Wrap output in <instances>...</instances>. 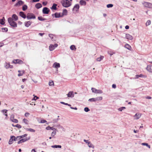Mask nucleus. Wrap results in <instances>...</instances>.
Returning <instances> with one entry per match:
<instances>
[{"instance_id": "f257e3e1", "label": "nucleus", "mask_w": 152, "mask_h": 152, "mask_svg": "<svg viewBox=\"0 0 152 152\" xmlns=\"http://www.w3.org/2000/svg\"><path fill=\"white\" fill-rule=\"evenodd\" d=\"M63 6L65 7H68L71 5V3L68 0H63L61 1Z\"/></svg>"}, {"instance_id": "f03ea898", "label": "nucleus", "mask_w": 152, "mask_h": 152, "mask_svg": "<svg viewBox=\"0 0 152 152\" xmlns=\"http://www.w3.org/2000/svg\"><path fill=\"white\" fill-rule=\"evenodd\" d=\"M8 21L10 26L13 28L17 27V24L15 21L13 20L12 18L10 17L8 19Z\"/></svg>"}, {"instance_id": "7ed1b4c3", "label": "nucleus", "mask_w": 152, "mask_h": 152, "mask_svg": "<svg viewBox=\"0 0 152 152\" xmlns=\"http://www.w3.org/2000/svg\"><path fill=\"white\" fill-rule=\"evenodd\" d=\"M142 4L145 7L149 8H152V4L151 3L143 1L142 2Z\"/></svg>"}, {"instance_id": "20e7f679", "label": "nucleus", "mask_w": 152, "mask_h": 152, "mask_svg": "<svg viewBox=\"0 0 152 152\" xmlns=\"http://www.w3.org/2000/svg\"><path fill=\"white\" fill-rule=\"evenodd\" d=\"M26 18L28 20L34 19L36 18L35 15L32 13H28L26 16Z\"/></svg>"}, {"instance_id": "39448f33", "label": "nucleus", "mask_w": 152, "mask_h": 152, "mask_svg": "<svg viewBox=\"0 0 152 152\" xmlns=\"http://www.w3.org/2000/svg\"><path fill=\"white\" fill-rule=\"evenodd\" d=\"M91 90L93 92L96 94H101L103 93V91L101 90H97L94 88H91Z\"/></svg>"}, {"instance_id": "423d86ee", "label": "nucleus", "mask_w": 152, "mask_h": 152, "mask_svg": "<svg viewBox=\"0 0 152 152\" xmlns=\"http://www.w3.org/2000/svg\"><path fill=\"white\" fill-rule=\"evenodd\" d=\"M50 12V9L47 7H44L42 10L43 13L45 14H48Z\"/></svg>"}, {"instance_id": "0eeeda50", "label": "nucleus", "mask_w": 152, "mask_h": 152, "mask_svg": "<svg viewBox=\"0 0 152 152\" xmlns=\"http://www.w3.org/2000/svg\"><path fill=\"white\" fill-rule=\"evenodd\" d=\"M4 66L6 69H12L13 68V66L10 65V63L5 62L4 64Z\"/></svg>"}, {"instance_id": "6e6552de", "label": "nucleus", "mask_w": 152, "mask_h": 152, "mask_svg": "<svg viewBox=\"0 0 152 152\" xmlns=\"http://www.w3.org/2000/svg\"><path fill=\"white\" fill-rule=\"evenodd\" d=\"M58 46L57 44H55L54 45L51 44L49 46V49L50 51L53 50L55 48L57 47Z\"/></svg>"}, {"instance_id": "1a4fd4ad", "label": "nucleus", "mask_w": 152, "mask_h": 152, "mask_svg": "<svg viewBox=\"0 0 152 152\" xmlns=\"http://www.w3.org/2000/svg\"><path fill=\"white\" fill-rule=\"evenodd\" d=\"M30 139V137L27 138H25L23 139H22L20 140L19 141L17 142L18 144H20L23 142H25L28 140H29Z\"/></svg>"}, {"instance_id": "9d476101", "label": "nucleus", "mask_w": 152, "mask_h": 152, "mask_svg": "<svg viewBox=\"0 0 152 152\" xmlns=\"http://www.w3.org/2000/svg\"><path fill=\"white\" fill-rule=\"evenodd\" d=\"M83 141L86 143L87 144L88 146L89 147L94 148V146L90 142L88 141V140H86L84 139L83 140Z\"/></svg>"}, {"instance_id": "9b49d317", "label": "nucleus", "mask_w": 152, "mask_h": 152, "mask_svg": "<svg viewBox=\"0 0 152 152\" xmlns=\"http://www.w3.org/2000/svg\"><path fill=\"white\" fill-rule=\"evenodd\" d=\"M24 2L23 1H22L21 0H19L16 4H15L14 6L15 7L20 6L21 5L23 4H24Z\"/></svg>"}, {"instance_id": "f8f14e48", "label": "nucleus", "mask_w": 152, "mask_h": 152, "mask_svg": "<svg viewBox=\"0 0 152 152\" xmlns=\"http://www.w3.org/2000/svg\"><path fill=\"white\" fill-rule=\"evenodd\" d=\"M146 69L147 71L150 73H152V65H147Z\"/></svg>"}, {"instance_id": "ddd939ff", "label": "nucleus", "mask_w": 152, "mask_h": 152, "mask_svg": "<svg viewBox=\"0 0 152 152\" xmlns=\"http://www.w3.org/2000/svg\"><path fill=\"white\" fill-rule=\"evenodd\" d=\"M13 20V21H17L18 19V17L15 14H14L12 15V17Z\"/></svg>"}, {"instance_id": "4468645a", "label": "nucleus", "mask_w": 152, "mask_h": 152, "mask_svg": "<svg viewBox=\"0 0 152 152\" xmlns=\"http://www.w3.org/2000/svg\"><path fill=\"white\" fill-rule=\"evenodd\" d=\"M79 8V5L78 4H76L73 8V10H75L77 11L78 10Z\"/></svg>"}, {"instance_id": "2eb2a0df", "label": "nucleus", "mask_w": 152, "mask_h": 152, "mask_svg": "<svg viewBox=\"0 0 152 152\" xmlns=\"http://www.w3.org/2000/svg\"><path fill=\"white\" fill-rule=\"evenodd\" d=\"M54 15L55 17L56 18H59L61 17L62 16H61L60 13H58V12H56L54 14H52V16H53Z\"/></svg>"}, {"instance_id": "dca6fc26", "label": "nucleus", "mask_w": 152, "mask_h": 152, "mask_svg": "<svg viewBox=\"0 0 152 152\" xmlns=\"http://www.w3.org/2000/svg\"><path fill=\"white\" fill-rule=\"evenodd\" d=\"M19 15L24 19H25L26 18V16L25 14L23 12H19Z\"/></svg>"}, {"instance_id": "f3484780", "label": "nucleus", "mask_w": 152, "mask_h": 152, "mask_svg": "<svg viewBox=\"0 0 152 152\" xmlns=\"http://www.w3.org/2000/svg\"><path fill=\"white\" fill-rule=\"evenodd\" d=\"M126 39L130 40H132L133 39L132 36L128 34H126Z\"/></svg>"}, {"instance_id": "a211bd4d", "label": "nucleus", "mask_w": 152, "mask_h": 152, "mask_svg": "<svg viewBox=\"0 0 152 152\" xmlns=\"http://www.w3.org/2000/svg\"><path fill=\"white\" fill-rule=\"evenodd\" d=\"M67 96L68 97H73L74 96V94L73 91H69L67 94Z\"/></svg>"}, {"instance_id": "6ab92c4d", "label": "nucleus", "mask_w": 152, "mask_h": 152, "mask_svg": "<svg viewBox=\"0 0 152 152\" xmlns=\"http://www.w3.org/2000/svg\"><path fill=\"white\" fill-rule=\"evenodd\" d=\"M60 66L59 63L56 62L54 63L53 65V67L57 69L60 67Z\"/></svg>"}, {"instance_id": "aec40b11", "label": "nucleus", "mask_w": 152, "mask_h": 152, "mask_svg": "<svg viewBox=\"0 0 152 152\" xmlns=\"http://www.w3.org/2000/svg\"><path fill=\"white\" fill-rule=\"evenodd\" d=\"M31 22L30 21H28L25 22V26L26 27H28L31 24Z\"/></svg>"}, {"instance_id": "412c9836", "label": "nucleus", "mask_w": 152, "mask_h": 152, "mask_svg": "<svg viewBox=\"0 0 152 152\" xmlns=\"http://www.w3.org/2000/svg\"><path fill=\"white\" fill-rule=\"evenodd\" d=\"M57 5V4H55V3H54L53 4L52 6L50 8L52 10H56L57 9V7H56Z\"/></svg>"}, {"instance_id": "4be33fe9", "label": "nucleus", "mask_w": 152, "mask_h": 152, "mask_svg": "<svg viewBox=\"0 0 152 152\" xmlns=\"http://www.w3.org/2000/svg\"><path fill=\"white\" fill-rule=\"evenodd\" d=\"M79 3L81 5L85 6L86 4V2L83 0H80Z\"/></svg>"}, {"instance_id": "5701e85b", "label": "nucleus", "mask_w": 152, "mask_h": 152, "mask_svg": "<svg viewBox=\"0 0 152 152\" xmlns=\"http://www.w3.org/2000/svg\"><path fill=\"white\" fill-rule=\"evenodd\" d=\"M140 116L141 115L140 113H137L135 114L134 117H136V119H138L140 118Z\"/></svg>"}, {"instance_id": "b1692460", "label": "nucleus", "mask_w": 152, "mask_h": 152, "mask_svg": "<svg viewBox=\"0 0 152 152\" xmlns=\"http://www.w3.org/2000/svg\"><path fill=\"white\" fill-rule=\"evenodd\" d=\"M42 7V5L40 3H38L35 5V7L37 9H39Z\"/></svg>"}, {"instance_id": "393cba45", "label": "nucleus", "mask_w": 152, "mask_h": 152, "mask_svg": "<svg viewBox=\"0 0 152 152\" xmlns=\"http://www.w3.org/2000/svg\"><path fill=\"white\" fill-rule=\"evenodd\" d=\"M10 119V120L12 121V122L15 123H18V120L17 119H14L13 118H12V116L11 117Z\"/></svg>"}, {"instance_id": "a878e982", "label": "nucleus", "mask_w": 152, "mask_h": 152, "mask_svg": "<svg viewBox=\"0 0 152 152\" xmlns=\"http://www.w3.org/2000/svg\"><path fill=\"white\" fill-rule=\"evenodd\" d=\"M144 75L140 74V75H135V78L136 79L140 77H144Z\"/></svg>"}, {"instance_id": "bb28decb", "label": "nucleus", "mask_w": 152, "mask_h": 152, "mask_svg": "<svg viewBox=\"0 0 152 152\" xmlns=\"http://www.w3.org/2000/svg\"><path fill=\"white\" fill-rule=\"evenodd\" d=\"M25 129L27 131H29L32 132H34L35 131V130L31 128H26Z\"/></svg>"}, {"instance_id": "cd10ccee", "label": "nucleus", "mask_w": 152, "mask_h": 152, "mask_svg": "<svg viewBox=\"0 0 152 152\" xmlns=\"http://www.w3.org/2000/svg\"><path fill=\"white\" fill-rule=\"evenodd\" d=\"M124 47L129 50H130L131 48V46L128 44H126L125 45Z\"/></svg>"}, {"instance_id": "c85d7f7f", "label": "nucleus", "mask_w": 152, "mask_h": 152, "mask_svg": "<svg viewBox=\"0 0 152 152\" xmlns=\"http://www.w3.org/2000/svg\"><path fill=\"white\" fill-rule=\"evenodd\" d=\"M4 20H5V19L4 17H3L2 19H0V23L3 25L4 24Z\"/></svg>"}, {"instance_id": "c756f323", "label": "nucleus", "mask_w": 152, "mask_h": 152, "mask_svg": "<svg viewBox=\"0 0 152 152\" xmlns=\"http://www.w3.org/2000/svg\"><path fill=\"white\" fill-rule=\"evenodd\" d=\"M38 19L39 20L41 21H44L46 20V19L43 18L42 16L38 17Z\"/></svg>"}, {"instance_id": "7c9ffc66", "label": "nucleus", "mask_w": 152, "mask_h": 152, "mask_svg": "<svg viewBox=\"0 0 152 152\" xmlns=\"http://www.w3.org/2000/svg\"><path fill=\"white\" fill-rule=\"evenodd\" d=\"M96 102V101H101L102 99V96L97 97L95 98Z\"/></svg>"}, {"instance_id": "2f4dec72", "label": "nucleus", "mask_w": 152, "mask_h": 152, "mask_svg": "<svg viewBox=\"0 0 152 152\" xmlns=\"http://www.w3.org/2000/svg\"><path fill=\"white\" fill-rule=\"evenodd\" d=\"M51 147L52 148H61V145H53L51 146Z\"/></svg>"}, {"instance_id": "473e14b6", "label": "nucleus", "mask_w": 152, "mask_h": 152, "mask_svg": "<svg viewBox=\"0 0 152 152\" xmlns=\"http://www.w3.org/2000/svg\"><path fill=\"white\" fill-rule=\"evenodd\" d=\"M46 129L47 130L51 129L52 130H56V129H55V128L53 127H50V126H48L46 127Z\"/></svg>"}, {"instance_id": "72a5a7b5", "label": "nucleus", "mask_w": 152, "mask_h": 152, "mask_svg": "<svg viewBox=\"0 0 152 152\" xmlns=\"http://www.w3.org/2000/svg\"><path fill=\"white\" fill-rule=\"evenodd\" d=\"M13 138L12 137V136H11L9 142V144L10 145L12 144L13 143Z\"/></svg>"}, {"instance_id": "f704fd0d", "label": "nucleus", "mask_w": 152, "mask_h": 152, "mask_svg": "<svg viewBox=\"0 0 152 152\" xmlns=\"http://www.w3.org/2000/svg\"><path fill=\"white\" fill-rule=\"evenodd\" d=\"M141 145H142L146 146L147 147H148V148H150V146L149 145L148 143H142L141 144Z\"/></svg>"}, {"instance_id": "c9c22d12", "label": "nucleus", "mask_w": 152, "mask_h": 152, "mask_svg": "<svg viewBox=\"0 0 152 152\" xmlns=\"http://www.w3.org/2000/svg\"><path fill=\"white\" fill-rule=\"evenodd\" d=\"M1 29L3 32H7L8 31V28H2Z\"/></svg>"}, {"instance_id": "e433bc0d", "label": "nucleus", "mask_w": 152, "mask_h": 152, "mask_svg": "<svg viewBox=\"0 0 152 152\" xmlns=\"http://www.w3.org/2000/svg\"><path fill=\"white\" fill-rule=\"evenodd\" d=\"M67 10L66 9H65L63 10L62 15H67Z\"/></svg>"}, {"instance_id": "4c0bfd02", "label": "nucleus", "mask_w": 152, "mask_h": 152, "mask_svg": "<svg viewBox=\"0 0 152 152\" xmlns=\"http://www.w3.org/2000/svg\"><path fill=\"white\" fill-rule=\"evenodd\" d=\"M104 57L101 56L100 57H98L97 58L96 60L98 61H100L103 59Z\"/></svg>"}, {"instance_id": "58836bf2", "label": "nucleus", "mask_w": 152, "mask_h": 152, "mask_svg": "<svg viewBox=\"0 0 152 152\" xmlns=\"http://www.w3.org/2000/svg\"><path fill=\"white\" fill-rule=\"evenodd\" d=\"M27 6L26 5H24L22 7V10L23 11H25L27 9Z\"/></svg>"}, {"instance_id": "ea45409f", "label": "nucleus", "mask_w": 152, "mask_h": 152, "mask_svg": "<svg viewBox=\"0 0 152 152\" xmlns=\"http://www.w3.org/2000/svg\"><path fill=\"white\" fill-rule=\"evenodd\" d=\"M70 49L72 50H76V48H75V46L74 45H71L70 47Z\"/></svg>"}, {"instance_id": "a19ab883", "label": "nucleus", "mask_w": 152, "mask_h": 152, "mask_svg": "<svg viewBox=\"0 0 152 152\" xmlns=\"http://www.w3.org/2000/svg\"><path fill=\"white\" fill-rule=\"evenodd\" d=\"M17 64H21L23 63V62L21 60L17 59Z\"/></svg>"}, {"instance_id": "79ce46f5", "label": "nucleus", "mask_w": 152, "mask_h": 152, "mask_svg": "<svg viewBox=\"0 0 152 152\" xmlns=\"http://www.w3.org/2000/svg\"><path fill=\"white\" fill-rule=\"evenodd\" d=\"M23 121L24 123L26 124H28V121L26 118H24L23 120Z\"/></svg>"}, {"instance_id": "37998d69", "label": "nucleus", "mask_w": 152, "mask_h": 152, "mask_svg": "<svg viewBox=\"0 0 152 152\" xmlns=\"http://www.w3.org/2000/svg\"><path fill=\"white\" fill-rule=\"evenodd\" d=\"M151 23V21L150 20H148L147 21L145 25L146 26H148Z\"/></svg>"}, {"instance_id": "c03bdc74", "label": "nucleus", "mask_w": 152, "mask_h": 152, "mask_svg": "<svg viewBox=\"0 0 152 152\" xmlns=\"http://www.w3.org/2000/svg\"><path fill=\"white\" fill-rule=\"evenodd\" d=\"M88 101L89 102H95L96 100L95 98L90 99H88Z\"/></svg>"}, {"instance_id": "a18cd8bd", "label": "nucleus", "mask_w": 152, "mask_h": 152, "mask_svg": "<svg viewBox=\"0 0 152 152\" xmlns=\"http://www.w3.org/2000/svg\"><path fill=\"white\" fill-rule=\"evenodd\" d=\"M126 109V107H122L120 108H119L118 109V110L120 111H121L122 110Z\"/></svg>"}, {"instance_id": "49530a36", "label": "nucleus", "mask_w": 152, "mask_h": 152, "mask_svg": "<svg viewBox=\"0 0 152 152\" xmlns=\"http://www.w3.org/2000/svg\"><path fill=\"white\" fill-rule=\"evenodd\" d=\"M113 6V5L112 4H109L107 5V7L108 8L112 7Z\"/></svg>"}, {"instance_id": "de8ad7c7", "label": "nucleus", "mask_w": 152, "mask_h": 152, "mask_svg": "<svg viewBox=\"0 0 152 152\" xmlns=\"http://www.w3.org/2000/svg\"><path fill=\"white\" fill-rule=\"evenodd\" d=\"M39 98L38 97H37V96H34V97L31 100H32V101H33V100L35 101L36 99H37Z\"/></svg>"}, {"instance_id": "09e8293b", "label": "nucleus", "mask_w": 152, "mask_h": 152, "mask_svg": "<svg viewBox=\"0 0 152 152\" xmlns=\"http://www.w3.org/2000/svg\"><path fill=\"white\" fill-rule=\"evenodd\" d=\"M59 120V118H57L56 119H54L53 120V122L54 123H56V122H57Z\"/></svg>"}, {"instance_id": "8fccbe9b", "label": "nucleus", "mask_w": 152, "mask_h": 152, "mask_svg": "<svg viewBox=\"0 0 152 152\" xmlns=\"http://www.w3.org/2000/svg\"><path fill=\"white\" fill-rule=\"evenodd\" d=\"M56 134V132L55 131H53L51 133V136L53 137H54Z\"/></svg>"}, {"instance_id": "3c124183", "label": "nucleus", "mask_w": 152, "mask_h": 152, "mask_svg": "<svg viewBox=\"0 0 152 152\" xmlns=\"http://www.w3.org/2000/svg\"><path fill=\"white\" fill-rule=\"evenodd\" d=\"M84 111L86 112H88L90 110V109L88 107H86L84 108Z\"/></svg>"}, {"instance_id": "603ef678", "label": "nucleus", "mask_w": 152, "mask_h": 152, "mask_svg": "<svg viewBox=\"0 0 152 152\" xmlns=\"http://www.w3.org/2000/svg\"><path fill=\"white\" fill-rule=\"evenodd\" d=\"M49 85L50 86H53L54 85V83L53 81H52V82H49Z\"/></svg>"}, {"instance_id": "864d4df0", "label": "nucleus", "mask_w": 152, "mask_h": 152, "mask_svg": "<svg viewBox=\"0 0 152 152\" xmlns=\"http://www.w3.org/2000/svg\"><path fill=\"white\" fill-rule=\"evenodd\" d=\"M49 37H50L51 39L52 40L53 39V37L54 36V35H53V34H49Z\"/></svg>"}, {"instance_id": "5fc2aeb1", "label": "nucleus", "mask_w": 152, "mask_h": 152, "mask_svg": "<svg viewBox=\"0 0 152 152\" xmlns=\"http://www.w3.org/2000/svg\"><path fill=\"white\" fill-rule=\"evenodd\" d=\"M27 135V134H25L23 135H22L20 136V138H23V137H26Z\"/></svg>"}, {"instance_id": "6e6d98bb", "label": "nucleus", "mask_w": 152, "mask_h": 152, "mask_svg": "<svg viewBox=\"0 0 152 152\" xmlns=\"http://www.w3.org/2000/svg\"><path fill=\"white\" fill-rule=\"evenodd\" d=\"M15 126L18 128H21V126L19 124H17L16 125H15Z\"/></svg>"}, {"instance_id": "4d7b16f0", "label": "nucleus", "mask_w": 152, "mask_h": 152, "mask_svg": "<svg viewBox=\"0 0 152 152\" xmlns=\"http://www.w3.org/2000/svg\"><path fill=\"white\" fill-rule=\"evenodd\" d=\"M22 72H23V73H19V74H18V76L19 77H20V76H21L23 75V74H24V73L25 72L24 71H23Z\"/></svg>"}, {"instance_id": "13d9d810", "label": "nucleus", "mask_w": 152, "mask_h": 152, "mask_svg": "<svg viewBox=\"0 0 152 152\" xmlns=\"http://www.w3.org/2000/svg\"><path fill=\"white\" fill-rule=\"evenodd\" d=\"M12 137L13 141H17V140H16V137L14 136H12Z\"/></svg>"}, {"instance_id": "bf43d9fd", "label": "nucleus", "mask_w": 152, "mask_h": 152, "mask_svg": "<svg viewBox=\"0 0 152 152\" xmlns=\"http://www.w3.org/2000/svg\"><path fill=\"white\" fill-rule=\"evenodd\" d=\"M47 121L45 120H42L41 121L40 123H44L46 122Z\"/></svg>"}, {"instance_id": "052dcab7", "label": "nucleus", "mask_w": 152, "mask_h": 152, "mask_svg": "<svg viewBox=\"0 0 152 152\" xmlns=\"http://www.w3.org/2000/svg\"><path fill=\"white\" fill-rule=\"evenodd\" d=\"M30 115V114L28 113H25V116L26 117H28L29 115Z\"/></svg>"}, {"instance_id": "680f3d73", "label": "nucleus", "mask_w": 152, "mask_h": 152, "mask_svg": "<svg viewBox=\"0 0 152 152\" xmlns=\"http://www.w3.org/2000/svg\"><path fill=\"white\" fill-rule=\"evenodd\" d=\"M17 59L14 60L12 61V63L15 64H17Z\"/></svg>"}, {"instance_id": "e2e57ef3", "label": "nucleus", "mask_w": 152, "mask_h": 152, "mask_svg": "<svg viewBox=\"0 0 152 152\" xmlns=\"http://www.w3.org/2000/svg\"><path fill=\"white\" fill-rule=\"evenodd\" d=\"M108 53L110 56H112V55H113V53H112V52L111 51H108Z\"/></svg>"}, {"instance_id": "0e129e2a", "label": "nucleus", "mask_w": 152, "mask_h": 152, "mask_svg": "<svg viewBox=\"0 0 152 152\" xmlns=\"http://www.w3.org/2000/svg\"><path fill=\"white\" fill-rule=\"evenodd\" d=\"M20 136H18L16 137V140H17V141L20 140Z\"/></svg>"}, {"instance_id": "69168bd1", "label": "nucleus", "mask_w": 152, "mask_h": 152, "mask_svg": "<svg viewBox=\"0 0 152 152\" xmlns=\"http://www.w3.org/2000/svg\"><path fill=\"white\" fill-rule=\"evenodd\" d=\"M112 87L113 88H116V86L115 84H113L112 85Z\"/></svg>"}, {"instance_id": "338daca9", "label": "nucleus", "mask_w": 152, "mask_h": 152, "mask_svg": "<svg viewBox=\"0 0 152 152\" xmlns=\"http://www.w3.org/2000/svg\"><path fill=\"white\" fill-rule=\"evenodd\" d=\"M7 110H1V112L3 113H4L5 112H7Z\"/></svg>"}, {"instance_id": "774afa93", "label": "nucleus", "mask_w": 152, "mask_h": 152, "mask_svg": "<svg viewBox=\"0 0 152 152\" xmlns=\"http://www.w3.org/2000/svg\"><path fill=\"white\" fill-rule=\"evenodd\" d=\"M70 108L72 109H74L75 110H77V108L76 107H70Z\"/></svg>"}]
</instances>
